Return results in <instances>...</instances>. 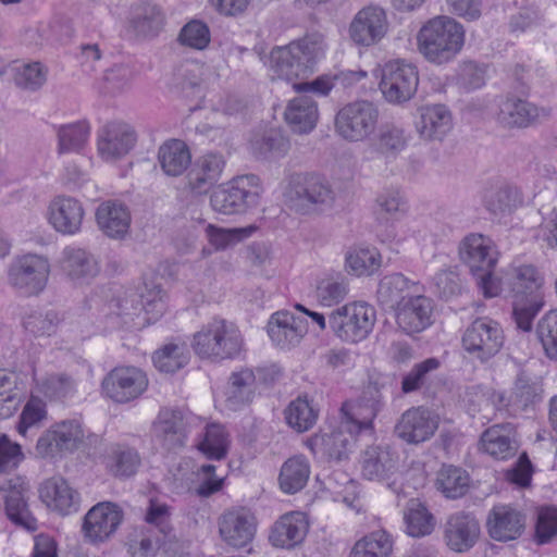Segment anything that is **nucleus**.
<instances>
[{"label": "nucleus", "mask_w": 557, "mask_h": 557, "mask_svg": "<svg viewBox=\"0 0 557 557\" xmlns=\"http://www.w3.org/2000/svg\"><path fill=\"white\" fill-rule=\"evenodd\" d=\"M327 44L319 32L307 33L285 46H276L270 52L269 69L272 78L294 82L312 73L325 57Z\"/></svg>", "instance_id": "nucleus-1"}, {"label": "nucleus", "mask_w": 557, "mask_h": 557, "mask_svg": "<svg viewBox=\"0 0 557 557\" xmlns=\"http://www.w3.org/2000/svg\"><path fill=\"white\" fill-rule=\"evenodd\" d=\"M466 30L455 18L438 15L425 22L417 34L419 52L430 63L442 65L453 61L462 50Z\"/></svg>", "instance_id": "nucleus-2"}, {"label": "nucleus", "mask_w": 557, "mask_h": 557, "mask_svg": "<svg viewBox=\"0 0 557 557\" xmlns=\"http://www.w3.org/2000/svg\"><path fill=\"white\" fill-rule=\"evenodd\" d=\"M190 347L201 360L221 362L239 356L244 337L234 322L214 317L194 333Z\"/></svg>", "instance_id": "nucleus-3"}, {"label": "nucleus", "mask_w": 557, "mask_h": 557, "mask_svg": "<svg viewBox=\"0 0 557 557\" xmlns=\"http://www.w3.org/2000/svg\"><path fill=\"white\" fill-rule=\"evenodd\" d=\"M376 322V310L364 301L348 302L333 310L327 319L332 332L343 342L357 344L369 337Z\"/></svg>", "instance_id": "nucleus-4"}, {"label": "nucleus", "mask_w": 557, "mask_h": 557, "mask_svg": "<svg viewBox=\"0 0 557 557\" xmlns=\"http://www.w3.org/2000/svg\"><path fill=\"white\" fill-rule=\"evenodd\" d=\"M261 193L262 186L257 175H240L214 189L210 205L221 214H240L258 205Z\"/></svg>", "instance_id": "nucleus-5"}, {"label": "nucleus", "mask_w": 557, "mask_h": 557, "mask_svg": "<svg viewBox=\"0 0 557 557\" xmlns=\"http://www.w3.org/2000/svg\"><path fill=\"white\" fill-rule=\"evenodd\" d=\"M49 260L37 253L15 257L8 268V283L20 295L37 296L48 283Z\"/></svg>", "instance_id": "nucleus-6"}, {"label": "nucleus", "mask_w": 557, "mask_h": 557, "mask_svg": "<svg viewBox=\"0 0 557 557\" xmlns=\"http://www.w3.org/2000/svg\"><path fill=\"white\" fill-rule=\"evenodd\" d=\"M379 116V109L373 102L368 100L352 101L337 112L335 129L347 141H363L374 134Z\"/></svg>", "instance_id": "nucleus-7"}, {"label": "nucleus", "mask_w": 557, "mask_h": 557, "mask_svg": "<svg viewBox=\"0 0 557 557\" xmlns=\"http://www.w3.org/2000/svg\"><path fill=\"white\" fill-rule=\"evenodd\" d=\"M419 85L418 69L406 60L386 62L381 71L380 89L388 103L401 104L409 101Z\"/></svg>", "instance_id": "nucleus-8"}, {"label": "nucleus", "mask_w": 557, "mask_h": 557, "mask_svg": "<svg viewBox=\"0 0 557 557\" xmlns=\"http://www.w3.org/2000/svg\"><path fill=\"white\" fill-rule=\"evenodd\" d=\"M504 342L505 335L500 324L486 317L475 319L461 337L462 348L481 362L497 355Z\"/></svg>", "instance_id": "nucleus-9"}, {"label": "nucleus", "mask_w": 557, "mask_h": 557, "mask_svg": "<svg viewBox=\"0 0 557 557\" xmlns=\"http://www.w3.org/2000/svg\"><path fill=\"white\" fill-rule=\"evenodd\" d=\"M284 195L289 200L311 205L321 210L330 209L336 198V193L326 178L309 173L290 175Z\"/></svg>", "instance_id": "nucleus-10"}, {"label": "nucleus", "mask_w": 557, "mask_h": 557, "mask_svg": "<svg viewBox=\"0 0 557 557\" xmlns=\"http://www.w3.org/2000/svg\"><path fill=\"white\" fill-rule=\"evenodd\" d=\"M85 437L81 421L62 420L53 423L37 440L36 451L40 457H54L78 449Z\"/></svg>", "instance_id": "nucleus-11"}, {"label": "nucleus", "mask_w": 557, "mask_h": 557, "mask_svg": "<svg viewBox=\"0 0 557 557\" xmlns=\"http://www.w3.org/2000/svg\"><path fill=\"white\" fill-rule=\"evenodd\" d=\"M388 27L385 10L380 5L369 4L354 15L348 35L356 46L368 48L379 44L386 36Z\"/></svg>", "instance_id": "nucleus-12"}, {"label": "nucleus", "mask_w": 557, "mask_h": 557, "mask_svg": "<svg viewBox=\"0 0 557 557\" xmlns=\"http://www.w3.org/2000/svg\"><path fill=\"white\" fill-rule=\"evenodd\" d=\"M148 387L146 373L132 366L116 367L102 381L103 393L115 403L138 398Z\"/></svg>", "instance_id": "nucleus-13"}, {"label": "nucleus", "mask_w": 557, "mask_h": 557, "mask_svg": "<svg viewBox=\"0 0 557 557\" xmlns=\"http://www.w3.org/2000/svg\"><path fill=\"white\" fill-rule=\"evenodd\" d=\"M258 521L251 509L233 507L219 518V533L223 542L233 548H244L252 542Z\"/></svg>", "instance_id": "nucleus-14"}, {"label": "nucleus", "mask_w": 557, "mask_h": 557, "mask_svg": "<svg viewBox=\"0 0 557 557\" xmlns=\"http://www.w3.org/2000/svg\"><path fill=\"white\" fill-rule=\"evenodd\" d=\"M385 399L376 383L370 384L357 405L345 403L342 412H346L344 426L352 432H371L373 420L384 407Z\"/></svg>", "instance_id": "nucleus-15"}, {"label": "nucleus", "mask_w": 557, "mask_h": 557, "mask_svg": "<svg viewBox=\"0 0 557 557\" xmlns=\"http://www.w3.org/2000/svg\"><path fill=\"white\" fill-rule=\"evenodd\" d=\"M438 428V418L429 409L412 407L406 410L395 425V434L408 444L429 441Z\"/></svg>", "instance_id": "nucleus-16"}, {"label": "nucleus", "mask_w": 557, "mask_h": 557, "mask_svg": "<svg viewBox=\"0 0 557 557\" xmlns=\"http://www.w3.org/2000/svg\"><path fill=\"white\" fill-rule=\"evenodd\" d=\"M137 140L134 128L125 122L112 121L97 133V148L106 160H114L127 154Z\"/></svg>", "instance_id": "nucleus-17"}, {"label": "nucleus", "mask_w": 557, "mask_h": 557, "mask_svg": "<svg viewBox=\"0 0 557 557\" xmlns=\"http://www.w3.org/2000/svg\"><path fill=\"white\" fill-rule=\"evenodd\" d=\"M459 257L472 274L495 269L498 251L490 237L480 233H471L460 242Z\"/></svg>", "instance_id": "nucleus-18"}, {"label": "nucleus", "mask_w": 557, "mask_h": 557, "mask_svg": "<svg viewBox=\"0 0 557 557\" xmlns=\"http://www.w3.org/2000/svg\"><path fill=\"white\" fill-rule=\"evenodd\" d=\"M123 517L119 505L111 502L99 503L85 516L83 525L85 535L92 542L106 541L116 532Z\"/></svg>", "instance_id": "nucleus-19"}, {"label": "nucleus", "mask_w": 557, "mask_h": 557, "mask_svg": "<svg viewBox=\"0 0 557 557\" xmlns=\"http://www.w3.org/2000/svg\"><path fill=\"white\" fill-rule=\"evenodd\" d=\"M267 332L275 346L289 349L301 342L308 332V325L301 317L282 310L270 317Z\"/></svg>", "instance_id": "nucleus-20"}, {"label": "nucleus", "mask_w": 557, "mask_h": 557, "mask_svg": "<svg viewBox=\"0 0 557 557\" xmlns=\"http://www.w3.org/2000/svg\"><path fill=\"white\" fill-rule=\"evenodd\" d=\"M84 216L83 203L70 196H58L48 207L49 223L63 235L77 234L82 228Z\"/></svg>", "instance_id": "nucleus-21"}, {"label": "nucleus", "mask_w": 557, "mask_h": 557, "mask_svg": "<svg viewBox=\"0 0 557 557\" xmlns=\"http://www.w3.org/2000/svg\"><path fill=\"white\" fill-rule=\"evenodd\" d=\"M184 412L177 408H162L152 423L153 438L165 449L183 447L186 442Z\"/></svg>", "instance_id": "nucleus-22"}, {"label": "nucleus", "mask_w": 557, "mask_h": 557, "mask_svg": "<svg viewBox=\"0 0 557 557\" xmlns=\"http://www.w3.org/2000/svg\"><path fill=\"white\" fill-rule=\"evenodd\" d=\"M480 536V524L471 513L458 511L450 515L445 523L444 539L447 546L463 553L474 546Z\"/></svg>", "instance_id": "nucleus-23"}, {"label": "nucleus", "mask_w": 557, "mask_h": 557, "mask_svg": "<svg viewBox=\"0 0 557 557\" xmlns=\"http://www.w3.org/2000/svg\"><path fill=\"white\" fill-rule=\"evenodd\" d=\"M360 462L363 478L370 481L388 480L399 469V456L388 446H369Z\"/></svg>", "instance_id": "nucleus-24"}, {"label": "nucleus", "mask_w": 557, "mask_h": 557, "mask_svg": "<svg viewBox=\"0 0 557 557\" xmlns=\"http://www.w3.org/2000/svg\"><path fill=\"white\" fill-rule=\"evenodd\" d=\"M61 269L76 284L89 283L100 272V262L90 251L67 246L62 251Z\"/></svg>", "instance_id": "nucleus-25"}, {"label": "nucleus", "mask_w": 557, "mask_h": 557, "mask_svg": "<svg viewBox=\"0 0 557 557\" xmlns=\"http://www.w3.org/2000/svg\"><path fill=\"white\" fill-rule=\"evenodd\" d=\"M221 153L209 152L198 158L187 174V185L197 195L206 194L220 178L225 168Z\"/></svg>", "instance_id": "nucleus-26"}, {"label": "nucleus", "mask_w": 557, "mask_h": 557, "mask_svg": "<svg viewBox=\"0 0 557 557\" xmlns=\"http://www.w3.org/2000/svg\"><path fill=\"white\" fill-rule=\"evenodd\" d=\"M432 311L431 299L417 294L396 308V322L407 334L419 333L431 325Z\"/></svg>", "instance_id": "nucleus-27"}, {"label": "nucleus", "mask_w": 557, "mask_h": 557, "mask_svg": "<svg viewBox=\"0 0 557 557\" xmlns=\"http://www.w3.org/2000/svg\"><path fill=\"white\" fill-rule=\"evenodd\" d=\"M131 221L129 209L120 200H106L96 210L99 230L113 239H122L126 236Z\"/></svg>", "instance_id": "nucleus-28"}, {"label": "nucleus", "mask_w": 557, "mask_h": 557, "mask_svg": "<svg viewBox=\"0 0 557 557\" xmlns=\"http://www.w3.org/2000/svg\"><path fill=\"white\" fill-rule=\"evenodd\" d=\"M308 529L306 515L292 511L283 515L273 524L269 540L275 547L292 549L305 540Z\"/></svg>", "instance_id": "nucleus-29"}, {"label": "nucleus", "mask_w": 557, "mask_h": 557, "mask_svg": "<svg viewBox=\"0 0 557 557\" xmlns=\"http://www.w3.org/2000/svg\"><path fill=\"white\" fill-rule=\"evenodd\" d=\"M26 487L23 482L10 481L0 487V498L3 500L7 517L16 525L28 531L37 529V520L30 513L26 499Z\"/></svg>", "instance_id": "nucleus-30"}, {"label": "nucleus", "mask_w": 557, "mask_h": 557, "mask_svg": "<svg viewBox=\"0 0 557 557\" xmlns=\"http://www.w3.org/2000/svg\"><path fill=\"white\" fill-rule=\"evenodd\" d=\"M541 112L542 109L525 99L508 95L498 100L496 120L509 128L528 127L540 117Z\"/></svg>", "instance_id": "nucleus-31"}, {"label": "nucleus", "mask_w": 557, "mask_h": 557, "mask_svg": "<svg viewBox=\"0 0 557 557\" xmlns=\"http://www.w3.org/2000/svg\"><path fill=\"white\" fill-rule=\"evenodd\" d=\"M479 447L496 460L513 457L518 450L515 428L510 423L492 425L482 433Z\"/></svg>", "instance_id": "nucleus-32"}, {"label": "nucleus", "mask_w": 557, "mask_h": 557, "mask_svg": "<svg viewBox=\"0 0 557 557\" xmlns=\"http://www.w3.org/2000/svg\"><path fill=\"white\" fill-rule=\"evenodd\" d=\"M39 494L50 509L61 515L78 510L79 494L61 476L46 480L39 488Z\"/></svg>", "instance_id": "nucleus-33"}, {"label": "nucleus", "mask_w": 557, "mask_h": 557, "mask_svg": "<svg viewBox=\"0 0 557 557\" xmlns=\"http://www.w3.org/2000/svg\"><path fill=\"white\" fill-rule=\"evenodd\" d=\"M417 132L425 140H443L453 128V116L444 104L424 106L419 110Z\"/></svg>", "instance_id": "nucleus-34"}, {"label": "nucleus", "mask_w": 557, "mask_h": 557, "mask_svg": "<svg viewBox=\"0 0 557 557\" xmlns=\"http://www.w3.org/2000/svg\"><path fill=\"white\" fill-rule=\"evenodd\" d=\"M487 528L492 539L506 542L521 535L524 519L518 510L509 506H495L490 512Z\"/></svg>", "instance_id": "nucleus-35"}, {"label": "nucleus", "mask_w": 557, "mask_h": 557, "mask_svg": "<svg viewBox=\"0 0 557 557\" xmlns=\"http://www.w3.org/2000/svg\"><path fill=\"white\" fill-rule=\"evenodd\" d=\"M102 462L110 475L123 480L136 474L141 465V458L139 453L131 446L112 444L107 448Z\"/></svg>", "instance_id": "nucleus-36"}, {"label": "nucleus", "mask_w": 557, "mask_h": 557, "mask_svg": "<svg viewBox=\"0 0 557 557\" xmlns=\"http://www.w3.org/2000/svg\"><path fill=\"white\" fill-rule=\"evenodd\" d=\"M284 117L293 132L308 134L317 125L319 119L318 104L310 96L300 95L287 103Z\"/></svg>", "instance_id": "nucleus-37"}, {"label": "nucleus", "mask_w": 557, "mask_h": 557, "mask_svg": "<svg viewBox=\"0 0 557 557\" xmlns=\"http://www.w3.org/2000/svg\"><path fill=\"white\" fill-rule=\"evenodd\" d=\"M346 412H343V419L338 430L331 433H321L312 437V445L326 455L330 459L341 461L347 458L354 446V438L362 432H352L344 426Z\"/></svg>", "instance_id": "nucleus-38"}, {"label": "nucleus", "mask_w": 557, "mask_h": 557, "mask_svg": "<svg viewBox=\"0 0 557 557\" xmlns=\"http://www.w3.org/2000/svg\"><path fill=\"white\" fill-rule=\"evenodd\" d=\"M255 383L256 375L251 369L232 372L224 392L226 408L236 411L250 404L255 397Z\"/></svg>", "instance_id": "nucleus-39"}, {"label": "nucleus", "mask_w": 557, "mask_h": 557, "mask_svg": "<svg viewBox=\"0 0 557 557\" xmlns=\"http://www.w3.org/2000/svg\"><path fill=\"white\" fill-rule=\"evenodd\" d=\"M420 292V285L418 282L408 280L401 273H392L385 275L379 284L377 298L381 304L391 307L398 308L403 301L409 297L417 295Z\"/></svg>", "instance_id": "nucleus-40"}, {"label": "nucleus", "mask_w": 557, "mask_h": 557, "mask_svg": "<svg viewBox=\"0 0 557 557\" xmlns=\"http://www.w3.org/2000/svg\"><path fill=\"white\" fill-rule=\"evenodd\" d=\"M409 137L404 127L384 123L371 140V149L386 161L395 160L408 146Z\"/></svg>", "instance_id": "nucleus-41"}, {"label": "nucleus", "mask_w": 557, "mask_h": 557, "mask_svg": "<svg viewBox=\"0 0 557 557\" xmlns=\"http://www.w3.org/2000/svg\"><path fill=\"white\" fill-rule=\"evenodd\" d=\"M543 276L532 264L515 265L508 273V284L512 299L542 296Z\"/></svg>", "instance_id": "nucleus-42"}, {"label": "nucleus", "mask_w": 557, "mask_h": 557, "mask_svg": "<svg viewBox=\"0 0 557 557\" xmlns=\"http://www.w3.org/2000/svg\"><path fill=\"white\" fill-rule=\"evenodd\" d=\"M522 202L518 187L508 183H496L484 189L483 205L493 214L510 212Z\"/></svg>", "instance_id": "nucleus-43"}, {"label": "nucleus", "mask_w": 557, "mask_h": 557, "mask_svg": "<svg viewBox=\"0 0 557 557\" xmlns=\"http://www.w3.org/2000/svg\"><path fill=\"white\" fill-rule=\"evenodd\" d=\"M158 159L165 174L178 176L190 164L191 156L184 141L172 139L159 148Z\"/></svg>", "instance_id": "nucleus-44"}, {"label": "nucleus", "mask_w": 557, "mask_h": 557, "mask_svg": "<svg viewBox=\"0 0 557 557\" xmlns=\"http://www.w3.org/2000/svg\"><path fill=\"white\" fill-rule=\"evenodd\" d=\"M310 475V465L306 457L295 456L284 462L280 472V486L287 494L302 490Z\"/></svg>", "instance_id": "nucleus-45"}, {"label": "nucleus", "mask_w": 557, "mask_h": 557, "mask_svg": "<svg viewBox=\"0 0 557 557\" xmlns=\"http://www.w3.org/2000/svg\"><path fill=\"white\" fill-rule=\"evenodd\" d=\"M163 22L164 15L156 3L141 2L134 9L132 26L140 36H157L163 26Z\"/></svg>", "instance_id": "nucleus-46"}, {"label": "nucleus", "mask_w": 557, "mask_h": 557, "mask_svg": "<svg viewBox=\"0 0 557 557\" xmlns=\"http://www.w3.org/2000/svg\"><path fill=\"white\" fill-rule=\"evenodd\" d=\"M541 380L527 371L518 373L510 395V401L518 408L525 409L542 398Z\"/></svg>", "instance_id": "nucleus-47"}, {"label": "nucleus", "mask_w": 557, "mask_h": 557, "mask_svg": "<svg viewBox=\"0 0 557 557\" xmlns=\"http://www.w3.org/2000/svg\"><path fill=\"white\" fill-rule=\"evenodd\" d=\"M257 231V226L248 225L245 227L225 228L213 224L206 226L205 233L209 244L216 251L233 248L239 243L252 236Z\"/></svg>", "instance_id": "nucleus-48"}, {"label": "nucleus", "mask_w": 557, "mask_h": 557, "mask_svg": "<svg viewBox=\"0 0 557 557\" xmlns=\"http://www.w3.org/2000/svg\"><path fill=\"white\" fill-rule=\"evenodd\" d=\"M230 445V435L225 426L220 423H210L206 426L198 449L209 459L221 460L226 457Z\"/></svg>", "instance_id": "nucleus-49"}, {"label": "nucleus", "mask_w": 557, "mask_h": 557, "mask_svg": "<svg viewBox=\"0 0 557 557\" xmlns=\"http://www.w3.org/2000/svg\"><path fill=\"white\" fill-rule=\"evenodd\" d=\"M393 540L383 530L371 532L357 541L349 557H391Z\"/></svg>", "instance_id": "nucleus-50"}, {"label": "nucleus", "mask_w": 557, "mask_h": 557, "mask_svg": "<svg viewBox=\"0 0 557 557\" xmlns=\"http://www.w3.org/2000/svg\"><path fill=\"white\" fill-rule=\"evenodd\" d=\"M289 147V140L276 129H270L250 141V149L259 159L282 158L288 152Z\"/></svg>", "instance_id": "nucleus-51"}, {"label": "nucleus", "mask_w": 557, "mask_h": 557, "mask_svg": "<svg viewBox=\"0 0 557 557\" xmlns=\"http://www.w3.org/2000/svg\"><path fill=\"white\" fill-rule=\"evenodd\" d=\"M58 151L60 153L79 152L90 136V125L78 121L58 127Z\"/></svg>", "instance_id": "nucleus-52"}, {"label": "nucleus", "mask_w": 557, "mask_h": 557, "mask_svg": "<svg viewBox=\"0 0 557 557\" xmlns=\"http://www.w3.org/2000/svg\"><path fill=\"white\" fill-rule=\"evenodd\" d=\"M436 485L447 498L456 499L468 491L469 476L458 467L443 466L437 474Z\"/></svg>", "instance_id": "nucleus-53"}, {"label": "nucleus", "mask_w": 557, "mask_h": 557, "mask_svg": "<svg viewBox=\"0 0 557 557\" xmlns=\"http://www.w3.org/2000/svg\"><path fill=\"white\" fill-rule=\"evenodd\" d=\"M154 367L165 373H174L189 361V354L184 344L170 343L152 356Z\"/></svg>", "instance_id": "nucleus-54"}, {"label": "nucleus", "mask_w": 557, "mask_h": 557, "mask_svg": "<svg viewBox=\"0 0 557 557\" xmlns=\"http://www.w3.org/2000/svg\"><path fill=\"white\" fill-rule=\"evenodd\" d=\"M317 418V410L306 397L296 398L285 409L287 424L297 432H306L311 429Z\"/></svg>", "instance_id": "nucleus-55"}, {"label": "nucleus", "mask_w": 557, "mask_h": 557, "mask_svg": "<svg viewBox=\"0 0 557 557\" xmlns=\"http://www.w3.org/2000/svg\"><path fill=\"white\" fill-rule=\"evenodd\" d=\"M348 292V281L344 275H327L318 283L317 298L321 305L332 307L343 301Z\"/></svg>", "instance_id": "nucleus-56"}, {"label": "nucleus", "mask_w": 557, "mask_h": 557, "mask_svg": "<svg viewBox=\"0 0 557 557\" xmlns=\"http://www.w3.org/2000/svg\"><path fill=\"white\" fill-rule=\"evenodd\" d=\"M380 267L381 256L376 249H354L346 256V269L356 276L371 275Z\"/></svg>", "instance_id": "nucleus-57"}, {"label": "nucleus", "mask_w": 557, "mask_h": 557, "mask_svg": "<svg viewBox=\"0 0 557 557\" xmlns=\"http://www.w3.org/2000/svg\"><path fill=\"white\" fill-rule=\"evenodd\" d=\"M404 519L407 533L413 537L428 535L434 529L433 516L422 504L414 500L410 502Z\"/></svg>", "instance_id": "nucleus-58"}, {"label": "nucleus", "mask_w": 557, "mask_h": 557, "mask_svg": "<svg viewBox=\"0 0 557 557\" xmlns=\"http://www.w3.org/2000/svg\"><path fill=\"white\" fill-rule=\"evenodd\" d=\"M545 355L557 360V308L546 312L537 322L535 329Z\"/></svg>", "instance_id": "nucleus-59"}, {"label": "nucleus", "mask_w": 557, "mask_h": 557, "mask_svg": "<svg viewBox=\"0 0 557 557\" xmlns=\"http://www.w3.org/2000/svg\"><path fill=\"white\" fill-rule=\"evenodd\" d=\"M37 386L51 400H64L75 393V382L66 374H49L40 381L37 380Z\"/></svg>", "instance_id": "nucleus-60"}, {"label": "nucleus", "mask_w": 557, "mask_h": 557, "mask_svg": "<svg viewBox=\"0 0 557 557\" xmlns=\"http://www.w3.org/2000/svg\"><path fill=\"white\" fill-rule=\"evenodd\" d=\"M544 305L543 296L512 299V318L517 327L523 332L532 330V323Z\"/></svg>", "instance_id": "nucleus-61"}, {"label": "nucleus", "mask_w": 557, "mask_h": 557, "mask_svg": "<svg viewBox=\"0 0 557 557\" xmlns=\"http://www.w3.org/2000/svg\"><path fill=\"white\" fill-rule=\"evenodd\" d=\"M48 69L40 62L25 63L15 67L14 82L26 90L35 91L47 81Z\"/></svg>", "instance_id": "nucleus-62"}, {"label": "nucleus", "mask_w": 557, "mask_h": 557, "mask_svg": "<svg viewBox=\"0 0 557 557\" xmlns=\"http://www.w3.org/2000/svg\"><path fill=\"white\" fill-rule=\"evenodd\" d=\"M211 40L209 26L199 20L186 23L178 34L181 45L194 50L206 49Z\"/></svg>", "instance_id": "nucleus-63"}, {"label": "nucleus", "mask_w": 557, "mask_h": 557, "mask_svg": "<svg viewBox=\"0 0 557 557\" xmlns=\"http://www.w3.org/2000/svg\"><path fill=\"white\" fill-rule=\"evenodd\" d=\"M59 319L54 311H32L23 317V327L35 336H50L57 330Z\"/></svg>", "instance_id": "nucleus-64"}]
</instances>
